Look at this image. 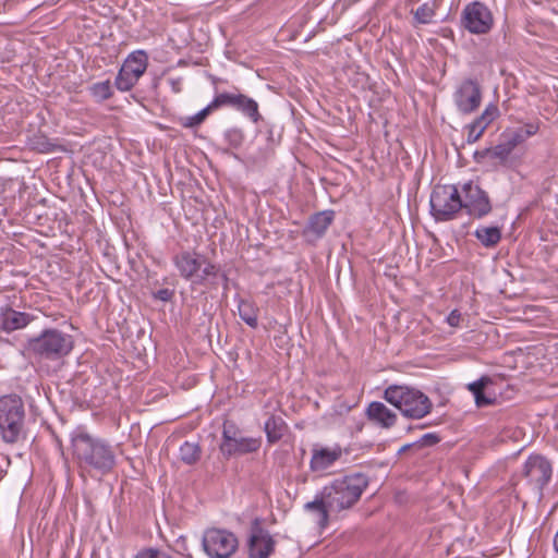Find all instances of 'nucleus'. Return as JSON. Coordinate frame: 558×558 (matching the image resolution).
<instances>
[{
	"mask_svg": "<svg viewBox=\"0 0 558 558\" xmlns=\"http://www.w3.org/2000/svg\"><path fill=\"white\" fill-rule=\"evenodd\" d=\"M72 456L84 472L107 475L117 464L116 447L108 440L76 430L71 438Z\"/></svg>",
	"mask_w": 558,
	"mask_h": 558,
	"instance_id": "1",
	"label": "nucleus"
},
{
	"mask_svg": "<svg viewBox=\"0 0 558 558\" xmlns=\"http://www.w3.org/2000/svg\"><path fill=\"white\" fill-rule=\"evenodd\" d=\"M368 485L369 477L365 473L356 472L335 478L324 486L323 490L332 512L338 515L340 512L353 508Z\"/></svg>",
	"mask_w": 558,
	"mask_h": 558,
	"instance_id": "2",
	"label": "nucleus"
},
{
	"mask_svg": "<svg viewBox=\"0 0 558 558\" xmlns=\"http://www.w3.org/2000/svg\"><path fill=\"white\" fill-rule=\"evenodd\" d=\"M172 260L180 276L190 281L192 287L217 288L220 266L211 263L205 255L183 251L175 254Z\"/></svg>",
	"mask_w": 558,
	"mask_h": 558,
	"instance_id": "3",
	"label": "nucleus"
},
{
	"mask_svg": "<svg viewBox=\"0 0 558 558\" xmlns=\"http://www.w3.org/2000/svg\"><path fill=\"white\" fill-rule=\"evenodd\" d=\"M383 398L410 420H421L433 410V402L420 389L408 385H389Z\"/></svg>",
	"mask_w": 558,
	"mask_h": 558,
	"instance_id": "4",
	"label": "nucleus"
},
{
	"mask_svg": "<svg viewBox=\"0 0 558 558\" xmlns=\"http://www.w3.org/2000/svg\"><path fill=\"white\" fill-rule=\"evenodd\" d=\"M73 348V336L57 328H46L38 336L27 341L29 353L39 360L52 362L68 356Z\"/></svg>",
	"mask_w": 558,
	"mask_h": 558,
	"instance_id": "5",
	"label": "nucleus"
},
{
	"mask_svg": "<svg viewBox=\"0 0 558 558\" xmlns=\"http://www.w3.org/2000/svg\"><path fill=\"white\" fill-rule=\"evenodd\" d=\"M25 405L17 395L0 398V436L5 444H16L25 434Z\"/></svg>",
	"mask_w": 558,
	"mask_h": 558,
	"instance_id": "6",
	"label": "nucleus"
},
{
	"mask_svg": "<svg viewBox=\"0 0 558 558\" xmlns=\"http://www.w3.org/2000/svg\"><path fill=\"white\" fill-rule=\"evenodd\" d=\"M429 205L430 214L436 221L452 220L463 208L461 193L453 184L435 185L430 194Z\"/></svg>",
	"mask_w": 558,
	"mask_h": 558,
	"instance_id": "7",
	"label": "nucleus"
},
{
	"mask_svg": "<svg viewBox=\"0 0 558 558\" xmlns=\"http://www.w3.org/2000/svg\"><path fill=\"white\" fill-rule=\"evenodd\" d=\"M260 446V437H243L241 429L233 421H225L219 450L226 459L256 452Z\"/></svg>",
	"mask_w": 558,
	"mask_h": 558,
	"instance_id": "8",
	"label": "nucleus"
},
{
	"mask_svg": "<svg viewBox=\"0 0 558 558\" xmlns=\"http://www.w3.org/2000/svg\"><path fill=\"white\" fill-rule=\"evenodd\" d=\"M210 105L214 111L226 107L232 108L241 112L253 123H258L263 120L257 101L240 93L236 87H233V92L217 93Z\"/></svg>",
	"mask_w": 558,
	"mask_h": 558,
	"instance_id": "9",
	"label": "nucleus"
},
{
	"mask_svg": "<svg viewBox=\"0 0 558 558\" xmlns=\"http://www.w3.org/2000/svg\"><path fill=\"white\" fill-rule=\"evenodd\" d=\"M460 26L473 35L488 34L494 26L493 13L485 3L472 1L461 12Z\"/></svg>",
	"mask_w": 558,
	"mask_h": 558,
	"instance_id": "10",
	"label": "nucleus"
},
{
	"mask_svg": "<svg viewBox=\"0 0 558 558\" xmlns=\"http://www.w3.org/2000/svg\"><path fill=\"white\" fill-rule=\"evenodd\" d=\"M148 54L145 50L131 52L124 60L114 80L116 87L121 92L131 90L146 72Z\"/></svg>",
	"mask_w": 558,
	"mask_h": 558,
	"instance_id": "11",
	"label": "nucleus"
},
{
	"mask_svg": "<svg viewBox=\"0 0 558 558\" xmlns=\"http://www.w3.org/2000/svg\"><path fill=\"white\" fill-rule=\"evenodd\" d=\"M236 536L221 529H208L202 539L204 551L210 558H229L238 549Z\"/></svg>",
	"mask_w": 558,
	"mask_h": 558,
	"instance_id": "12",
	"label": "nucleus"
},
{
	"mask_svg": "<svg viewBox=\"0 0 558 558\" xmlns=\"http://www.w3.org/2000/svg\"><path fill=\"white\" fill-rule=\"evenodd\" d=\"M461 193L462 209H465L471 217L482 219L492 213L493 205L488 193L474 181L464 183Z\"/></svg>",
	"mask_w": 558,
	"mask_h": 558,
	"instance_id": "13",
	"label": "nucleus"
},
{
	"mask_svg": "<svg viewBox=\"0 0 558 558\" xmlns=\"http://www.w3.org/2000/svg\"><path fill=\"white\" fill-rule=\"evenodd\" d=\"M551 474L553 468L550 462L539 454L530 456L522 469L523 477L530 486L537 490L541 497L545 486L551 478Z\"/></svg>",
	"mask_w": 558,
	"mask_h": 558,
	"instance_id": "14",
	"label": "nucleus"
},
{
	"mask_svg": "<svg viewBox=\"0 0 558 558\" xmlns=\"http://www.w3.org/2000/svg\"><path fill=\"white\" fill-rule=\"evenodd\" d=\"M453 102L464 116L475 112L482 102V87L474 78H465L453 93Z\"/></svg>",
	"mask_w": 558,
	"mask_h": 558,
	"instance_id": "15",
	"label": "nucleus"
},
{
	"mask_svg": "<svg viewBox=\"0 0 558 558\" xmlns=\"http://www.w3.org/2000/svg\"><path fill=\"white\" fill-rule=\"evenodd\" d=\"M276 541L262 526L260 519L255 518L251 524L248 537L250 558H268L275 550Z\"/></svg>",
	"mask_w": 558,
	"mask_h": 558,
	"instance_id": "16",
	"label": "nucleus"
},
{
	"mask_svg": "<svg viewBox=\"0 0 558 558\" xmlns=\"http://www.w3.org/2000/svg\"><path fill=\"white\" fill-rule=\"evenodd\" d=\"M335 220V211L327 209L310 216L302 232L307 242L314 243L322 239Z\"/></svg>",
	"mask_w": 558,
	"mask_h": 558,
	"instance_id": "17",
	"label": "nucleus"
},
{
	"mask_svg": "<svg viewBox=\"0 0 558 558\" xmlns=\"http://www.w3.org/2000/svg\"><path fill=\"white\" fill-rule=\"evenodd\" d=\"M500 111L497 105L490 102L485 110L465 126L468 130V144H473L481 138L485 130L499 117Z\"/></svg>",
	"mask_w": 558,
	"mask_h": 558,
	"instance_id": "18",
	"label": "nucleus"
},
{
	"mask_svg": "<svg viewBox=\"0 0 558 558\" xmlns=\"http://www.w3.org/2000/svg\"><path fill=\"white\" fill-rule=\"evenodd\" d=\"M342 457V449L339 446L333 448L322 447L313 448L310 461L312 472H324L332 466Z\"/></svg>",
	"mask_w": 558,
	"mask_h": 558,
	"instance_id": "19",
	"label": "nucleus"
},
{
	"mask_svg": "<svg viewBox=\"0 0 558 558\" xmlns=\"http://www.w3.org/2000/svg\"><path fill=\"white\" fill-rule=\"evenodd\" d=\"M365 414L369 422L386 429L395 426L398 420L397 414L379 401L371 402Z\"/></svg>",
	"mask_w": 558,
	"mask_h": 558,
	"instance_id": "20",
	"label": "nucleus"
},
{
	"mask_svg": "<svg viewBox=\"0 0 558 558\" xmlns=\"http://www.w3.org/2000/svg\"><path fill=\"white\" fill-rule=\"evenodd\" d=\"M304 510L316 517L317 524L322 529H325L328 525L331 517H337V513L332 512V509L330 508L329 501L326 499L323 489L320 493L315 495L314 500L304 505Z\"/></svg>",
	"mask_w": 558,
	"mask_h": 558,
	"instance_id": "21",
	"label": "nucleus"
},
{
	"mask_svg": "<svg viewBox=\"0 0 558 558\" xmlns=\"http://www.w3.org/2000/svg\"><path fill=\"white\" fill-rule=\"evenodd\" d=\"M493 385V379L484 375L477 380L468 385V389L472 392L477 408H484L496 404L497 398L495 393L488 391V387Z\"/></svg>",
	"mask_w": 558,
	"mask_h": 558,
	"instance_id": "22",
	"label": "nucleus"
},
{
	"mask_svg": "<svg viewBox=\"0 0 558 558\" xmlns=\"http://www.w3.org/2000/svg\"><path fill=\"white\" fill-rule=\"evenodd\" d=\"M32 319L33 317L27 313L8 308L2 313L0 318V328L7 332H11L27 326Z\"/></svg>",
	"mask_w": 558,
	"mask_h": 558,
	"instance_id": "23",
	"label": "nucleus"
},
{
	"mask_svg": "<svg viewBox=\"0 0 558 558\" xmlns=\"http://www.w3.org/2000/svg\"><path fill=\"white\" fill-rule=\"evenodd\" d=\"M474 236L484 247L493 248L501 240V228L497 226H480L475 230Z\"/></svg>",
	"mask_w": 558,
	"mask_h": 558,
	"instance_id": "24",
	"label": "nucleus"
},
{
	"mask_svg": "<svg viewBox=\"0 0 558 558\" xmlns=\"http://www.w3.org/2000/svg\"><path fill=\"white\" fill-rule=\"evenodd\" d=\"M288 429L287 423L281 416L270 415L265 422L264 430L269 444L278 442Z\"/></svg>",
	"mask_w": 558,
	"mask_h": 558,
	"instance_id": "25",
	"label": "nucleus"
},
{
	"mask_svg": "<svg viewBox=\"0 0 558 558\" xmlns=\"http://www.w3.org/2000/svg\"><path fill=\"white\" fill-rule=\"evenodd\" d=\"M202 457V448L198 442L184 441L179 448V458L186 465L196 464Z\"/></svg>",
	"mask_w": 558,
	"mask_h": 558,
	"instance_id": "26",
	"label": "nucleus"
},
{
	"mask_svg": "<svg viewBox=\"0 0 558 558\" xmlns=\"http://www.w3.org/2000/svg\"><path fill=\"white\" fill-rule=\"evenodd\" d=\"M238 312L240 318L251 328H256L258 326V307L255 304L247 300H240L238 304Z\"/></svg>",
	"mask_w": 558,
	"mask_h": 558,
	"instance_id": "27",
	"label": "nucleus"
},
{
	"mask_svg": "<svg viewBox=\"0 0 558 558\" xmlns=\"http://www.w3.org/2000/svg\"><path fill=\"white\" fill-rule=\"evenodd\" d=\"M214 110L211 108L210 102L203 108L201 111H198L196 114L191 117H180L178 122L182 128L185 129H194L204 123V121L207 119V117L213 113Z\"/></svg>",
	"mask_w": 558,
	"mask_h": 558,
	"instance_id": "28",
	"label": "nucleus"
},
{
	"mask_svg": "<svg viewBox=\"0 0 558 558\" xmlns=\"http://www.w3.org/2000/svg\"><path fill=\"white\" fill-rule=\"evenodd\" d=\"M89 94L96 99V101L101 102L109 99L112 96V87L109 80L104 82L94 83L88 87Z\"/></svg>",
	"mask_w": 558,
	"mask_h": 558,
	"instance_id": "29",
	"label": "nucleus"
},
{
	"mask_svg": "<svg viewBox=\"0 0 558 558\" xmlns=\"http://www.w3.org/2000/svg\"><path fill=\"white\" fill-rule=\"evenodd\" d=\"M490 153H492L493 160H497L499 163L505 165L508 161V158H509L510 154L512 153V149L501 138L500 142L496 146L490 147Z\"/></svg>",
	"mask_w": 558,
	"mask_h": 558,
	"instance_id": "30",
	"label": "nucleus"
},
{
	"mask_svg": "<svg viewBox=\"0 0 558 558\" xmlns=\"http://www.w3.org/2000/svg\"><path fill=\"white\" fill-rule=\"evenodd\" d=\"M225 141L231 148H239L243 144L244 133L239 128H231L225 132Z\"/></svg>",
	"mask_w": 558,
	"mask_h": 558,
	"instance_id": "31",
	"label": "nucleus"
},
{
	"mask_svg": "<svg viewBox=\"0 0 558 558\" xmlns=\"http://www.w3.org/2000/svg\"><path fill=\"white\" fill-rule=\"evenodd\" d=\"M501 138L510 146L512 150L526 140L523 132L519 129L506 131L502 133Z\"/></svg>",
	"mask_w": 558,
	"mask_h": 558,
	"instance_id": "32",
	"label": "nucleus"
},
{
	"mask_svg": "<svg viewBox=\"0 0 558 558\" xmlns=\"http://www.w3.org/2000/svg\"><path fill=\"white\" fill-rule=\"evenodd\" d=\"M435 14V11L432 7H429L427 3H424L420 5L416 11L414 12V19L420 24H428L433 16Z\"/></svg>",
	"mask_w": 558,
	"mask_h": 558,
	"instance_id": "33",
	"label": "nucleus"
},
{
	"mask_svg": "<svg viewBox=\"0 0 558 558\" xmlns=\"http://www.w3.org/2000/svg\"><path fill=\"white\" fill-rule=\"evenodd\" d=\"M440 441V437L436 433H427L423 435L417 441L413 442L418 448L432 447Z\"/></svg>",
	"mask_w": 558,
	"mask_h": 558,
	"instance_id": "34",
	"label": "nucleus"
},
{
	"mask_svg": "<svg viewBox=\"0 0 558 558\" xmlns=\"http://www.w3.org/2000/svg\"><path fill=\"white\" fill-rule=\"evenodd\" d=\"M135 558H172L168 553L155 548H146L140 551Z\"/></svg>",
	"mask_w": 558,
	"mask_h": 558,
	"instance_id": "35",
	"label": "nucleus"
},
{
	"mask_svg": "<svg viewBox=\"0 0 558 558\" xmlns=\"http://www.w3.org/2000/svg\"><path fill=\"white\" fill-rule=\"evenodd\" d=\"M174 290L172 289H168V288H163V289H160L156 292H153V298L155 300H159V301H162V302H170L172 301L173 296H174Z\"/></svg>",
	"mask_w": 558,
	"mask_h": 558,
	"instance_id": "36",
	"label": "nucleus"
},
{
	"mask_svg": "<svg viewBox=\"0 0 558 558\" xmlns=\"http://www.w3.org/2000/svg\"><path fill=\"white\" fill-rule=\"evenodd\" d=\"M519 130L523 132L524 136L527 140L530 136L536 134V132L538 131V125L529 123L525 126L519 128Z\"/></svg>",
	"mask_w": 558,
	"mask_h": 558,
	"instance_id": "37",
	"label": "nucleus"
},
{
	"mask_svg": "<svg viewBox=\"0 0 558 558\" xmlns=\"http://www.w3.org/2000/svg\"><path fill=\"white\" fill-rule=\"evenodd\" d=\"M461 319V313L458 310H453L447 317V323L452 326L457 327Z\"/></svg>",
	"mask_w": 558,
	"mask_h": 558,
	"instance_id": "38",
	"label": "nucleus"
},
{
	"mask_svg": "<svg viewBox=\"0 0 558 558\" xmlns=\"http://www.w3.org/2000/svg\"><path fill=\"white\" fill-rule=\"evenodd\" d=\"M486 158H490L492 159L490 147L482 149V150H476L474 153V159H475L476 162H482Z\"/></svg>",
	"mask_w": 558,
	"mask_h": 558,
	"instance_id": "39",
	"label": "nucleus"
},
{
	"mask_svg": "<svg viewBox=\"0 0 558 558\" xmlns=\"http://www.w3.org/2000/svg\"><path fill=\"white\" fill-rule=\"evenodd\" d=\"M169 84L174 93H180L182 90V80L180 77L178 78H170Z\"/></svg>",
	"mask_w": 558,
	"mask_h": 558,
	"instance_id": "40",
	"label": "nucleus"
},
{
	"mask_svg": "<svg viewBox=\"0 0 558 558\" xmlns=\"http://www.w3.org/2000/svg\"><path fill=\"white\" fill-rule=\"evenodd\" d=\"M218 277L222 280L223 290H228L229 278L226 272H219Z\"/></svg>",
	"mask_w": 558,
	"mask_h": 558,
	"instance_id": "41",
	"label": "nucleus"
},
{
	"mask_svg": "<svg viewBox=\"0 0 558 558\" xmlns=\"http://www.w3.org/2000/svg\"><path fill=\"white\" fill-rule=\"evenodd\" d=\"M412 447H416V445H413V442L407 444L400 448L399 453H403V452L408 451L409 449H411Z\"/></svg>",
	"mask_w": 558,
	"mask_h": 558,
	"instance_id": "42",
	"label": "nucleus"
},
{
	"mask_svg": "<svg viewBox=\"0 0 558 558\" xmlns=\"http://www.w3.org/2000/svg\"><path fill=\"white\" fill-rule=\"evenodd\" d=\"M427 425H418V428H425Z\"/></svg>",
	"mask_w": 558,
	"mask_h": 558,
	"instance_id": "43",
	"label": "nucleus"
}]
</instances>
